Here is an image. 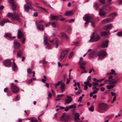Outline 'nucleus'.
<instances>
[{"instance_id":"f257e3e1","label":"nucleus","mask_w":122,"mask_h":122,"mask_svg":"<svg viewBox=\"0 0 122 122\" xmlns=\"http://www.w3.org/2000/svg\"><path fill=\"white\" fill-rule=\"evenodd\" d=\"M12 5V9L14 13L13 14L10 13H9L7 15L8 17H11L13 20H20L19 17L21 16V13H18L15 12L14 11L16 9V6L13 2V1L10 3Z\"/></svg>"},{"instance_id":"f03ea898","label":"nucleus","mask_w":122,"mask_h":122,"mask_svg":"<svg viewBox=\"0 0 122 122\" xmlns=\"http://www.w3.org/2000/svg\"><path fill=\"white\" fill-rule=\"evenodd\" d=\"M95 33H93L91 36L90 39L89 41L90 42H97L99 40L101 39V36L99 35H97L95 36Z\"/></svg>"},{"instance_id":"7ed1b4c3","label":"nucleus","mask_w":122,"mask_h":122,"mask_svg":"<svg viewBox=\"0 0 122 122\" xmlns=\"http://www.w3.org/2000/svg\"><path fill=\"white\" fill-rule=\"evenodd\" d=\"M97 56H99V59H102L105 58L107 55L106 52L103 50H101L97 53Z\"/></svg>"},{"instance_id":"20e7f679","label":"nucleus","mask_w":122,"mask_h":122,"mask_svg":"<svg viewBox=\"0 0 122 122\" xmlns=\"http://www.w3.org/2000/svg\"><path fill=\"white\" fill-rule=\"evenodd\" d=\"M69 49H66L65 50L63 51L61 54L60 56V58L62 60L67 57V53L69 52Z\"/></svg>"},{"instance_id":"39448f33","label":"nucleus","mask_w":122,"mask_h":122,"mask_svg":"<svg viewBox=\"0 0 122 122\" xmlns=\"http://www.w3.org/2000/svg\"><path fill=\"white\" fill-rule=\"evenodd\" d=\"M66 114L65 113L62 114L61 117L60 118V120L61 121L63 122H67L68 121L70 118V116L69 115L66 116Z\"/></svg>"},{"instance_id":"423d86ee","label":"nucleus","mask_w":122,"mask_h":122,"mask_svg":"<svg viewBox=\"0 0 122 122\" xmlns=\"http://www.w3.org/2000/svg\"><path fill=\"white\" fill-rule=\"evenodd\" d=\"M83 19L86 21L85 23V24H86L89 22H91L92 17L90 16L89 14H86L83 17Z\"/></svg>"},{"instance_id":"0eeeda50","label":"nucleus","mask_w":122,"mask_h":122,"mask_svg":"<svg viewBox=\"0 0 122 122\" xmlns=\"http://www.w3.org/2000/svg\"><path fill=\"white\" fill-rule=\"evenodd\" d=\"M98 107L100 109L104 111H106L108 109V106L104 103L99 104L98 105Z\"/></svg>"},{"instance_id":"6e6552de","label":"nucleus","mask_w":122,"mask_h":122,"mask_svg":"<svg viewBox=\"0 0 122 122\" xmlns=\"http://www.w3.org/2000/svg\"><path fill=\"white\" fill-rule=\"evenodd\" d=\"M11 88L12 92L14 93H16L19 91L18 88L13 83L11 84Z\"/></svg>"},{"instance_id":"1a4fd4ad","label":"nucleus","mask_w":122,"mask_h":122,"mask_svg":"<svg viewBox=\"0 0 122 122\" xmlns=\"http://www.w3.org/2000/svg\"><path fill=\"white\" fill-rule=\"evenodd\" d=\"M113 76L112 75H110L108 77L109 82L111 84H113L116 83L115 79L112 78Z\"/></svg>"},{"instance_id":"9d476101","label":"nucleus","mask_w":122,"mask_h":122,"mask_svg":"<svg viewBox=\"0 0 122 122\" xmlns=\"http://www.w3.org/2000/svg\"><path fill=\"white\" fill-rule=\"evenodd\" d=\"M48 39L47 37L45 36L44 38V42L45 45H46V48L48 49L50 48V46L47 42Z\"/></svg>"},{"instance_id":"9b49d317","label":"nucleus","mask_w":122,"mask_h":122,"mask_svg":"<svg viewBox=\"0 0 122 122\" xmlns=\"http://www.w3.org/2000/svg\"><path fill=\"white\" fill-rule=\"evenodd\" d=\"M3 64L5 66L7 67H9L11 65V63L10 60H7L4 61Z\"/></svg>"},{"instance_id":"f8f14e48","label":"nucleus","mask_w":122,"mask_h":122,"mask_svg":"<svg viewBox=\"0 0 122 122\" xmlns=\"http://www.w3.org/2000/svg\"><path fill=\"white\" fill-rule=\"evenodd\" d=\"M66 97L67 98H66L65 101V103L67 104H68L70 103L72 100V98L70 96L67 95Z\"/></svg>"},{"instance_id":"ddd939ff","label":"nucleus","mask_w":122,"mask_h":122,"mask_svg":"<svg viewBox=\"0 0 122 122\" xmlns=\"http://www.w3.org/2000/svg\"><path fill=\"white\" fill-rule=\"evenodd\" d=\"M17 36L19 39L22 38L23 37L24 35L23 33L20 30H18Z\"/></svg>"},{"instance_id":"4468645a","label":"nucleus","mask_w":122,"mask_h":122,"mask_svg":"<svg viewBox=\"0 0 122 122\" xmlns=\"http://www.w3.org/2000/svg\"><path fill=\"white\" fill-rule=\"evenodd\" d=\"M79 114L78 113H76L75 114V121H80V119Z\"/></svg>"},{"instance_id":"2eb2a0df","label":"nucleus","mask_w":122,"mask_h":122,"mask_svg":"<svg viewBox=\"0 0 122 122\" xmlns=\"http://www.w3.org/2000/svg\"><path fill=\"white\" fill-rule=\"evenodd\" d=\"M97 52L94 51H91L89 54L90 56L91 57L97 56Z\"/></svg>"},{"instance_id":"dca6fc26","label":"nucleus","mask_w":122,"mask_h":122,"mask_svg":"<svg viewBox=\"0 0 122 122\" xmlns=\"http://www.w3.org/2000/svg\"><path fill=\"white\" fill-rule=\"evenodd\" d=\"M108 41L107 40L104 41L101 45V46L103 48H105L108 46Z\"/></svg>"},{"instance_id":"f3484780","label":"nucleus","mask_w":122,"mask_h":122,"mask_svg":"<svg viewBox=\"0 0 122 122\" xmlns=\"http://www.w3.org/2000/svg\"><path fill=\"white\" fill-rule=\"evenodd\" d=\"M112 20V19L110 18L105 19L102 21V24H106L110 22Z\"/></svg>"},{"instance_id":"a211bd4d","label":"nucleus","mask_w":122,"mask_h":122,"mask_svg":"<svg viewBox=\"0 0 122 122\" xmlns=\"http://www.w3.org/2000/svg\"><path fill=\"white\" fill-rule=\"evenodd\" d=\"M112 26L111 24L107 25L103 27L104 29L105 30H109L111 29Z\"/></svg>"},{"instance_id":"6ab92c4d","label":"nucleus","mask_w":122,"mask_h":122,"mask_svg":"<svg viewBox=\"0 0 122 122\" xmlns=\"http://www.w3.org/2000/svg\"><path fill=\"white\" fill-rule=\"evenodd\" d=\"M14 45L15 49L18 48L20 46V44L16 41H14Z\"/></svg>"},{"instance_id":"aec40b11","label":"nucleus","mask_w":122,"mask_h":122,"mask_svg":"<svg viewBox=\"0 0 122 122\" xmlns=\"http://www.w3.org/2000/svg\"><path fill=\"white\" fill-rule=\"evenodd\" d=\"M37 29L40 30H43L44 29V26L43 25L41 24H39L37 25Z\"/></svg>"},{"instance_id":"412c9836","label":"nucleus","mask_w":122,"mask_h":122,"mask_svg":"<svg viewBox=\"0 0 122 122\" xmlns=\"http://www.w3.org/2000/svg\"><path fill=\"white\" fill-rule=\"evenodd\" d=\"M65 84L64 83H62L61 85V89L62 92H64L65 90Z\"/></svg>"},{"instance_id":"4be33fe9","label":"nucleus","mask_w":122,"mask_h":122,"mask_svg":"<svg viewBox=\"0 0 122 122\" xmlns=\"http://www.w3.org/2000/svg\"><path fill=\"white\" fill-rule=\"evenodd\" d=\"M99 14L100 15L103 16L105 15L106 13V12H103L102 9H101L99 12Z\"/></svg>"},{"instance_id":"5701e85b","label":"nucleus","mask_w":122,"mask_h":122,"mask_svg":"<svg viewBox=\"0 0 122 122\" xmlns=\"http://www.w3.org/2000/svg\"><path fill=\"white\" fill-rule=\"evenodd\" d=\"M117 15L116 13H113L110 14L109 15V16L111 17L112 19L114 18L115 16H117Z\"/></svg>"},{"instance_id":"b1692460","label":"nucleus","mask_w":122,"mask_h":122,"mask_svg":"<svg viewBox=\"0 0 122 122\" xmlns=\"http://www.w3.org/2000/svg\"><path fill=\"white\" fill-rule=\"evenodd\" d=\"M51 19L52 20H58V17L57 16L53 15H51Z\"/></svg>"},{"instance_id":"393cba45","label":"nucleus","mask_w":122,"mask_h":122,"mask_svg":"<svg viewBox=\"0 0 122 122\" xmlns=\"http://www.w3.org/2000/svg\"><path fill=\"white\" fill-rule=\"evenodd\" d=\"M17 67L16 64L14 61L13 65L12 66V69L13 71H15L16 70Z\"/></svg>"},{"instance_id":"a878e982","label":"nucleus","mask_w":122,"mask_h":122,"mask_svg":"<svg viewBox=\"0 0 122 122\" xmlns=\"http://www.w3.org/2000/svg\"><path fill=\"white\" fill-rule=\"evenodd\" d=\"M24 9L25 11L26 12L28 11L29 10V6L27 4H25L24 5Z\"/></svg>"},{"instance_id":"bb28decb","label":"nucleus","mask_w":122,"mask_h":122,"mask_svg":"<svg viewBox=\"0 0 122 122\" xmlns=\"http://www.w3.org/2000/svg\"><path fill=\"white\" fill-rule=\"evenodd\" d=\"M78 64L80 65H85L86 64V63L83 61L80 60Z\"/></svg>"},{"instance_id":"cd10ccee","label":"nucleus","mask_w":122,"mask_h":122,"mask_svg":"<svg viewBox=\"0 0 122 122\" xmlns=\"http://www.w3.org/2000/svg\"><path fill=\"white\" fill-rule=\"evenodd\" d=\"M11 36V34L10 33H5L4 35V37L5 38L9 37V38H10Z\"/></svg>"},{"instance_id":"c85d7f7f","label":"nucleus","mask_w":122,"mask_h":122,"mask_svg":"<svg viewBox=\"0 0 122 122\" xmlns=\"http://www.w3.org/2000/svg\"><path fill=\"white\" fill-rule=\"evenodd\" d=\"M39 62L40 63H42L43 65L46 64L47 63V61H45V58L43 59L42 60L40 61Z\"/></svg>"},{"instance_id":"c756f323","label":"nucleus","mask_w":122,"mask_h":122,"mask_svg":"<svg viewBox=\"0 0 122 122\" xmlns=\"http://www.w3.org/2000/svg\"><path fill=\"white\" fill-rule=\"evenodd\" d=\"M93 87H92V89L93 90V91H96V93L99 90V88H97L96 86H94V85H92Z\"/></svg>"},{"instance_id":"7c9ffc66","label":"nucleus","mask_w":122,"mask_h":122,"mask_svg":"<svg viewBox=\"0 0 122 122\" xmlns=\"http://www.w3.org/2000/svg\"><path fill=\"white\" fill-rule=\"evenodd\" d=\"M107 35V33L106 31H102L100 33V35L102 36H105Z\"/></svg>"},{"instance_id":"2f4dec72","label":"nucleus","mask_w":122,"mask_h":122,"mask_svg":"<svg viewBox=\"0 0 122 122\" xmlns=\"http://www.w3.org/2000/svg\"><path fill=\"white\" fill-rule=\"evenodd\" d=\"M111 72L109 73H107V75H110L111 74H115L117 75V74L115 73V71L113 69H112L111 70Z\"/></svg>"},{"instance_id":"473e14b6","label":"nucleus","mask_w":122,"mask_h":122,"mask_svg":"<svg viewBox=\"0 0 122 122\" xmlns=\"http://www.w3.org/2000/svg\"><path fill=\"white\" fill-rule=\"evenodd\" d=\"M42 1L43 3L46 5L48 7H50V8L52 9H54L52 7H51L50 5L49 4H48V3L46 1L44 0H43Z\"/></svg>"},{"instance_id":"72a5a7b5","label":"nucleus","mask_w":122,"mask_h":122,"mask_svg":"<svg viewBox=\"0 0 122 122\" xmlns=\"http://www.w3.org/2000/svg\"><path fill=\"white\" fill-rule=\"evenodd\" d=\"M72 13V12L71 11H67L65 13V15L66 16H69L71 15Z\"/></svg>"},{"instance_id":"f704fd0d","label":"nucleus","mask_w":122,"mask_h":122,"mask_svg":"<svg viewBox=\"0 0 122 122\" xmlns=\"http://www.w3.org/2000/svg\"><path fill=\"white\" fill-rule=\"evenodd\" d=\"M18 56L21 57L22 55V51L20 50L17 52V54Z\"/></svg>"},{"instance_id":"c9c22d12","label":"nucleus","mask_w":122,"mask_h":122,"mask_svg":"<svg viewBox=\"0 0 122 122\" xmlns=\"http://www.w3.org/2000/svg\"><path fill=\"white\" fill-rule=\"evenodd\" d=\"M115 86V85H107V88L108 89H111L113 88Z\"/></svg>"},{"instance_id":"e433bc0d","label":"nucleus","mask_w":122,"mask_h":122,"mask_svg":"<svg viewBox=\"0 0 122 122\" xmlns=\"http://www.w3.org/2000/svg\"><path fill=\"white\" fill-rule=\"evenodd\" d=\"M61 36L64 37H66V39H68V37L66 35V33L64 32H62L61 33Z\"/></svg>"},{"instance_id":"4c0bfd02","label":"nucleus","mask_w":122,"mask_h":122,"mask_svg":"<svg viewBox=\"0 0 122 122\" xmlns=\"http://www.w3.org/2000/svg\"><path fill=\"white\" fill-rule=\"evenodd\" d=\"M76 103L74 104V105H71L68 107L70 109H71L73 108H75L76 107Z\"/></svg>"},{"instance_id":"58836bf2","label":"nucleus","mask_w":122,"mask_h":122,"mask_svg":"<svg viewBox=\"0 0 122 122\" xmlns=\"http://www.w3.org/2000/svg\"><path fill=\"white\" fill-rule=\"evenodd\" d=\"M61 83V81H58V82L54 84V86L55 87V88H57V86H59L60 84Z\"/></svg>"},{"instance_id":"ea45409f","label":"nucleus","mask_w":122,"mask_h":122,"mask_svg":"<svg viewBox=\"0 0 122 122\" xmlns=\"http://www.w3.org/2000/svg\"><path fill=\"white\" fill-rule=\"evenodd\" d=\"M93 19L92 17V19H91V21L90 22L92 23L91 25H92L93 27H94L95 26V23L93 21Z\"/></svg>"},{"instance_id":"a19ab883","label":"nucleus","mask_w":122,"mask_h":122,"mask_svg":"<svg viewBox=\"0 0 122 122\" xmlns=\"http://www.w3.org/2000/svg\"><path fill=\"white\" fill-rule=\"evenodd\" d=\"M82 90L81 89H78V91L76 92L75 94L77 95L80 94L81 93Z\"/></svg>"},{"instance_id":"79ce46f5","label":"nucleus","mask_w":122,"mask_h":122,"mask_svg":"<svg viewBox=\"0 0 122 122\" xmlns=\"http://www.w3.org/2000/svg\"><path fill=\"white\" fill-rule=\"evenodd\" d=\"M110 9V7L108 6H107L105 7V10H107L109 11Z\"/></svg>"},{"instance_id":"37998d69","label":"nucleus","mask_w":122,"mask_h":122,"mask_svg":"<svg viewBox=\"0 0 122 122\" xmlns=\"http://www.w3.org/2000/svg\"><path fill=\"white\" fill-rule=\"evenodd\" d=\"M89 111L92 112L93 111H94V106L92 105L91 107L89 108Z\"/></svg>"},{"instance_id":"c03bdc74","label":"nucleus","mask_w":122,"mask_h":122,"mask_svg":"<svg viewBox=\"0 0 122 122\" xmlns=\"http://www.w3.org/2000/svg\"><path fill=\"white\" fill-rule=\"evenodd\" d=\"M5 22L4 20L3 19L0 22V25H1L3 26L4 25V24L5 23Z\"/></svg>"},{"instance_id":"a18cd8bd","label":"nucleus","mask_w":122,"mask_h":122,"mask_svg":"<svg viewBox=\"0 0 122 122\" xmlns=\"http://www.w3.org/2000/svg\"><path fill=\"white\" fill-rule=\"evenodd\" d=\"M96 92L95 91H93L92 92H91L90 94V97H92V96L93 94H96Z\"/></svg>"},{"instance_id":"49530a36","label":"nucleus","mask_w":122,"mask_h":122,"mask_svg":"<svg viewBox=\"0 0 122 122\" xmlns=\"http://www.w3.org/2000/svg\"><path fill=\"white\" fill-rule=\"evenodd\" d=\"M92 85H94V86H99V84L97 82H93Z\"/></svg>"},{"instance_id":"de8ad7c7","label":"nucleus","mask_w":122,"mask_h":122,"mask_svg":"<svg viewBox=\"0 0 122 122\" xmlns=\"http://www.w3.org/2000/svg\"><path fill=\"white\" fill-rule=\"evenodd\" d=\"M117 35L119 36H122V32L120 31L117 33Z\"/></svg>"},{"instance_id":"09e8293b","label":"nucleus","mask_w":122,"mask_h":122,"mask_svg":"<svg viewBox=\"0 0 122 122\" xmlns=\"http://www.w3.org/2000/svg\"><path fill=\"white\" fill-rule=\"evenodd\" d=\"M99 5L98 4L95 3L94 4V6L96 7V8H97L99 6Z\"/></svg>"},{"instance_id":"8fccbe9b","label":"nucleus","mask_w":122,"mask_h":122,"mask_svg":"<svg viewBox=\"0 0 122 122\" xmlns=\"http://www.w3.org/2000/svg\"><path fill=\"white\" fill-rule=\"evenodd\" d=\"M37 7L39 8H40V9L44 10L46 11V12H48L46 10V9L44 8H43L39 6H37Z\"/></svg>"},{"instance_id":"3c124183","label":"nucleus","mask_w":122,"mask_h":122,"mask_svg":"<svg viewBox=\"0 0 122 122\" xmlns=\"http://www.w3.org/2000/svg\"><path fill=\"white\" fill-rule=\"evenodd\" d=\"M27 71L29 74H31L32 72V71L29 68L27 70Z\"/></svg>"},{"instance_id":"603ef678","label":"nucleus","mask_w":122,"mask_h":122,"mask_svg":"<svg viewBox=\"0 0 122 122\" xmlns=\"http://www.w3.org/2000/svg\"><path fill=\"white\" fill-rule=\"evenodd\" d=\"M73 54V52H71L69 56V59L71 58Z\"/></svg>"},{"instance_id":"864d4df0","label":"nucleus","mask_w":122,"mask_h":122,"mask_svg":"<svg viewBox=\"0 0 122 122\" xmlns=\"http://www.w3.org/2000/svg\"><path fill=\"white\" fill-rule=\"evenodd\" d=\"M116 79L115 80V81H116V83L118 82H119L120 81L119 80V78L118 77H116Z\"/></svg>"},{"instance_id":"5fc2aeb1","label":"nucleus","mask_w":122,"mask_h":122,"mask_svg":"<svg viewBox=\"0 0 122 122\" xmlns=\"http://www.w3.org/2000/svg\"><path fill=\"white\" fill-rule=\"evenodd\" d=\"M30 122H37V121L36 119L32 118Z\"/></svg>"},{"instance_id":"6e6d98bb","label":"nucleus","mask_w":122,"mask_h":122,"mask_svg":"<svg viewBox=\"0 0 122 122\" xmlns=\"http://www.w3.org/2000/svg\"><path fill=\"white\" fill-rule=\"evenodd\" d=\"M64 96V95L63 94L61 95H58L57 96V97L58 98L62 97L63 96Z\"/></svg>"},{"instance_id":"4d7b16f0","label":"nucleus","mask_w":122,"mask_h":122,"mask_svg":"<svg viewBox=\"0 0 122 122\" xmlns=\"http://www.w3.org/2000/svg\"><path fill=\"white\" fill-rule=\"evenodd\" d=\"M100 2L102 4H104L105 3V0H99Z\"/></svg>"},{"instance_id":"13d9d810","label":"nucleus","mask_w":122,"mask_h":122,"mask_svg":"<svg viewBox=\"0 0 122 122\" xmlns=\"http://www.w3.org/2000/svg\"><path fill=\"white\" fill-rule=\"evenodd\" d=\"M80 67L81 69H83V70H85V67L82 65H80Z\"/></svg>"},{"instance_id":"bf43d9fd","label":"nucleus","mask_w":122,"mask_h":122,"mask_svg":"<svg viewBox=\"0 0 122 122\" xmlns=\"http://www.w3.org/2000/svg\"><path fill=\"white\" fill-rule=\"evenodd\" d=\"M92 71H93V72H94L95 71L94 70L93 68H92V69H91L89 71V73H91Z\"/></svg>"},{"instance_id":"052dcab7","label":"nucleus","mask_w":122,"mask_h":122,"mask_svg":"<svg viewBox=\"0 0 122 122\" xmlns=\"http://www.w3.org/2000/svg\"><path fill=\"white\" fill-rule=\"evenodd\" d=\"M116 96H114V97L113 98V101H112L111 103H113V102L115 101L116 100Z\"/></svg>"},{"instance_id":"680f3d73","label":"nucleus","mask_w":122,"mask_h":122,"mask_svg":"<svg viewBox=\"0 0 122 122\" xmlns=\"http://www.w3.org/2000/svg\"><path fill=\"white\" fill-rule=\"evenodd\" d=\"M51 25L53 27H55L56 26V24L55 22L51 23Z\"/></svg>"},{"instance_id":"e2e57ef3","label":"nucleus","mask_w":122,"mask_h":122,"mask_svg":"<svg viewBox=\"0 0 122 122\" xmlns=\"http://www.w3.org/2000/svg\"><path fill=\"white\" fill-rule=\"evenodd\" d=\"M58 41L57 40L55 42V43L56 45V48H57L58 47Z\"/></svg>"},{"instance_id":"0e129e2a","label":"nucleus","mask_w":122,"mask_h":122,"mask_svg":"<svg viewBox=\"0 0 122 122\" xmlns=\"http://www.w3.org/2000/svg\"><path fill=\"white\" fill-rule=\"evenodd\" d=\"M111 93L112 95V96H116V94L115 93H114L113 92H111Z\"/></svg>"},{"instance_id":"69168bd1","label":"nucleus","mask_w":122,"mask_h":122,"mask_svg":"<svg viewBox=\"0 0 122 122\" xmlns=\"http://www.w3.org/2000/svg\"><path fill=\"white\" fill-rule=\"evenodd\" d=\"M91 76H89L88 77L87 79V81H88L89 82V81L91 80Z\"/></svg>"},{"instance_id":"338daca9","label":"nucleus","mask_w":122,"mask_h":122,"mask_svg":"<svg viewBox=\"0 0 122 122\" xmlns=\"http://www.w3.org/2000/svg\"><path fill=\"white\" fill-rule=\"evenodd\" d=\"M89 82L88 81H87L86 82V81H85L84 82V84H85L86 85H88V84H89Z\"/></svg>"},{"instance_id":"774afa93","label":"nucleus","mask_w":122,"mask_h":122,"mask_svg":"<svg viewBox=\"0 0 122 122\" xmlns=\"http://www.w3.org/2000/svg\"><path fill=\"white\" fill-rule=\"evenodd\" d=\"M4 21H5V23H6V22H10V21L8 19H6V20H4Z\"/></svg>"}]
</instances>
